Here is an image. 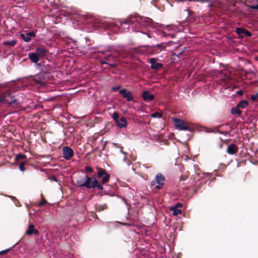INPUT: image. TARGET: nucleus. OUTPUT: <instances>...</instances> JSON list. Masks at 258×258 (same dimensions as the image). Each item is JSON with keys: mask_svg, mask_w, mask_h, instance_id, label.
<instances>
[{"mask_svg": "<svg viewBox=\"0 0 258 258\" xmlns=\"http://www.w3.org/2000/svg\"><path fill=\"white\" fill-rule=\"evenodd\" d=\"M121 25H128L132 30L136 32H140L143 35V38H148L154 41H158L159 38L166 37L167 36L172 35L166 34L157 28L161 25L153 21L149 17L141 16L139 15H135L128 17L126 19L119 21Z\"/></svg>", "mask_w": 258, "mask_h": 258, "instance_id": "f257e3e1", "label": "nucleus"}, {"mask_svg": "<svg viewBox=\"0 0 258 258\" xmlns=\"http://www.w3.org/2000/svg\"><path fill=\"white\" fill-rule=\"evenodd\" d=\"M92 178L89 177L87 174H85L83 178H78L76 182L80 187H86L88 189H91L93 186H90Z\"/></svg>", "mask_w": 258, "mask_h": 258, "instance_id": "f03ea898", "label": "nucleus"}, {"mask_svg": "<svg viewBox=\"0 0 258 258\" xmlns=\"http://www.w3.org/2000/svg\"><path fill=\"white\" fill-rule=\"evenodd\" d=\"M145 47H147V50L151 55H155L161 52L164 49V47L162 43L154 45H146L144 46Z\"/></svg>", "mask_w": 258, "mask_h": 258, "instance_id": "7ed1b4c3", "label": "nucleus"}, {"mask_svg": "<svg viewBox=\"0 0 258 258\" xmlns=\"http://www.w3.org/2000/svg\"><path fill=\"white\" fill-rule=\"evenodd\" d=\"M100 62L102 64H108L112 68H114L116 66L115 57L111 54L100 58Z\"/></svg>", "mask_w": 258, "mask_h": 258, "instance_id": "20e7f679", "label": "nucleus"}, {"mask_svg": "<svg viewBox=\"0 0 258 258\" xmlns=\"http://www.w3.org/2000/svg\"><path fill=\"white\" fill-rule=\"evenodd\" d=\"M48 78V73L41 72L36 76L34 79V81L40 86H45L47 83Z\"/></svg>", "mask_w": 258, "mask_h": 258, "instance_id": "39448f33", "label": "nucleus"}, {"mask_svg": "<svg viewBox=\"0 0 258 258\" xmlns=\"http://www.w3.org/2000/svg\"><path fill=\"white\" fill-rule=\"evenodd\" d=\"M165 180L164 176L161 173H158L155 176V182L157 184L156 188L160 189L164 185V181ZM155 184V181H153L151 182V185H153Z\"/></svg>", "mask_w": 258, "mask_h": 258, "instance_id": "423d86ee", "label": "nucleus"}, {"mask_svg": "<svg viewBox=\"0 0 258 258\" xmlns=\"http://www.w3.org/2000/svg\"><path fill=\"white\" fill-rule=\"evenodd\" d=\"M173 121L175 122V126L176 128L181 131H190L189 126L185 125V122L176 118H173Z\"/></svg>", "mask_w": 258, "mask_h": 258, "instance_id": "0eeeda50", "label": "nucleus"}, {"mask_svg": "<svg viewBox=\"0 0 258 258\" xmlns=\"http://www.w3.org/2000/svg\"><path fill=\"white\" fill-rule=\"evenodd\" d=\"M74 155L73 150L68 146H64L62 148V157L66 160H70Z\"/></svg>", "mask_w": 258, "mask_h": 258, "instance_id": "6e6552de", "label": "nucleus"}, {"mask_svg": "<svg viewBox=\"0 0 258 258\" xmlns=\"http://www.w3.org/2000/svg\"><path fill=\"white\" fill-rule=\"evenodd\" d=\"M119 93L122 95V97L124 98H126L127 101H131L134 99V96L132 93L130 91H127L125 89L120 90Z\"/></svg>", "mask_w": 258, "mask_h": 258, "instance_id": "1a4fd4ad", "label": "nucleus"}, {"mask_svg": "<svg viewBox=\"0 0 258 258\" xmlns=\"http://www.w3.org/2000/svg\"><path fill=\"white\" fill-rule=\"evenodd\" d=\"M235 31L240 37H242L243 35L247 37H250L251 36V33L250 32L242 28H237Z\"/></svg>", "mask_w": 258, "mask_h": 258, "instance_id": "9d476101", "label": "nucleus"}, {"mask_svg": "<svg viewBox=\"0 0 258 258\" xmlns=\"http://www.w3.org/2000/svg\"><path fill=\"white\" fill-rule=\"evenodd\" d=\"M157 58H151L150 59V63H151V68L153 70H159L162 67V64L160 63H157Z\"/></svg>", "mask_w": 258, "mask_h": 258, "instance_id": "9b49d317", "label": "nucleus"}, {"mask_svg": "<svg viewBox=\"0 0 258 258\" xmlns=\"http://www.w3.org/2000/svg\"><path fill=\"white\" fill-rule=\"evenodd\" d=\"M142 97L144 100L147 101L153 100L154 98V96L150 93L149 91H146L143 92Z\"/></svg>", "mask_w": 258, "mask_h": 258, "instance_id": "f8f14e48", "label": "nucleus"}, {"mask_svg": "<svg viewBox=\"0 0 258 258\" xmlns=\"http://www.w3.org/2000/svg\"><path fill=\"white\" fill-rule=\"evenodd\" d=\"M237 150L234 144H231L227 147V152L230 155H234L237 152Z\"/></svg>", "mask_w": 258, "mask_h": 258, "instance_id": "ddd939ff", "label": "nucleus"}, {"mask_svg": "<svg viewBox=\"0 0 258 258\" xmlns=\"http://www.w3.org/2000/svg\"><path fill=\"white\" fill-rule=\"evenodd\" d=\"M48 50L44 48V47H40L36 48L35 49V52L38 54V56L40 57H43L45 56L47 53Z\"/></svg>", "mask_w": 258, "mask_h": 258, "instance_id": "4468645a", "label": "nucleus"}, {"mask_svg": "<svg viewBox=\"0 0 258 258\" xmlns=\"http://www.w3.org/2000/svg\"><path fill=\"white\" fill-rule=\"evenodd\" d=\"M92 181H91L90 186H93L91 187L92 188H95L97 187L99 190H102L103 189V186L98 183V181L97 180L96 178L95 177H93L92 178Z\"/></svg>", "mask_w": 258, "mask_h": 258, "instance_id": "2eb2a0df", "label": "nucleus"}, {"mask_svg": "<svg viewBox=\"0 0 258 258\" xmlns=\"http://www.w3.org/2000/svg\"><path fill=\"white\" fill-rule=\"evenodd\" d=\"M28 57L33 62L36 64L39 60V56L36 52L29 53L28 54Z\"/></svg>", "mask_w": 258, "mask_h": 258, "instance_id": "dca6fc26", "label": "nucleus"}, {"mask_svg": "<svg viewBox=\"0 0 258 258\" xmlns=\"http://www.w3.org/2000/svg\"><path fill=\"white\" fill-rule=\"evenodd\" d=\"M38 233V231L34 229V226L32 224H30L26 231V234L28 235H31L34 234L37 235Z\"/></svg>", "mask_w": 258, "mask_h": 258, "instance_id": "f3484780", "label": "nucleus"}, {"mask_svg": "<svg viewBox=\"0 0 258 258\" xmlns=\"http://www.w3.org/2000/svg\"><path fill=\"white\" fill-rule=\"evenodd\" d=\"M127 122L126 119L124 117H121L119 120L118 121V122H117V126L119 128H122L125 127L126 125Z\"/></svg>", "mask_w": 258, "mask_h": 258, "instance_id": "a211bd4d", "label": "nucleus"}, {"mask_svg": "<svg viewBox=\"0 0 258 258\" xmlns=\"http://www.w3.org/2000/svg\"><path fill=\"white\" fill-rule=\"evenodd\" d=\"M248 7L253 10H258V0H250Z\"/></svg>", "mask_w": 258, "mask_h": 258, "instance_id": "6ab92c4d", "label": "nucleus"}, {"mask_svg": "<svg viewBox=\"0 0 258 258\" xmlns=\"http://www.w3.org/2000/svg\"><path fill=\"white\" fill-rule=\"evenodd\" d=\"M231 113L233 115L237 114L238 116H240L241 113V111L239 109V108L236 107H233L231 109Z\"/></svg>", "mask_w": 258, "mask_h": 258, "instance_id": "aec40b11", "label": "nucleus"}, {"mask_svg": "<svg viewBox=\"0 0 258 258\" xmlns=\"http://www.w3.org/2000/svg\"><path fill=\"white\" fill-rule=\"evenodd\" d=\"M248 102L246 100H242L239 102L236 105L238 108H245L248 105Z\"/></svg>", "mask_w": 258, "mask_h": 258, "instance_id": "412c9836", "label": "nucleus"}, {"mask_svg": "<svg viewBox=\"0 0 258 258\" xmlns=\"http://www.w3.org/2000/svg\"><path fill=\"white\" fill-rule=\"evenodd\" d=\"M20 37L26 42H28L31 41V38L29 37H28L26 33H21L20 34Z\"/></svg>", "mask_w": 258, "mask_h": 258, "instance_id": "4be33fe9", "label": "nucleus"}, {"mask_svg": "<svg viewBox=\"0 0 258 258\" xmlns=\"http://www.w3.org/2000/svg\"><path fill=\"white\" fill-rule=\"evenodd\" d=\"M16 44V40H12L10 41H6L4 42V44L5 45H9L10 46H14Z\"/></svg>", "mask_w": 258, "mask_h": 258, "instance_id": "5701e85b", "label": "nucleus"}, {"mask_svg": "<svg viewBox=\"0 0 258 258\" xmlns=\"http://www.w3.org/2000/svg\"><path fill=\"white\" fill-rule=\"evenodd\" d=\"M170 210L173 211V214L174 216H177L178 214H181V211L176 208V207H172Z\"/></svg>", "mask_w": 258, "mask_h": 258, "instance_id": "b1692460", "label": "nucleus"}, {"mask_svg": "<svg viewBox=\"0 0 258 258\" xmlns=\"http://www.w3.org/2000/svg\"><path fill=\"white\" fill-rule=\"evenodd\" d=\"M96 210L98 212H100L105 209L107 208V206L105 204H103L102 205H96L95 207Z\"/></svg>", "mask_w": 258, "mask_h": 258, "instance_id": "393cba45", "label": "nucleus"}, {"mask_svg": "<svg viewBox=\"0 0 258 258\" xmlns=\"http://www.w3.org/2000/svg\"><path fill=\"white\" fill-rule=\"evenodd\" d=\"M108 173L105 171V170L104 169H100L97 173L98 177H101L102 176H105V175Z\"/></svg>", "mask_w": 258, "mask_h": 258, "instance_id": "a878e982", "label": "nucleus"}, {"mask_svg": "<svg viewBox=\"0 0 258 258\" xmlns=\"http://www.w3.org/2000/svg\"><path fill=\"white\" fill-rule=\"evenodd\" d=\"M112 117L113 118V120H114L115 122L117 124V122H118L119 121V114L116 112H113Z\"/></svg>", "mask_w": 258, "mask_h": 258, "instance_id": "bb28decb", "label": "nucleus"}, {"mask_svg": "<svg viewBox=\"0 0 258 258\" xmlns=\"http://www.w3.org/2000/svg\"><path fill=\"white\" fill-rule=\"evenodd\" d=\"M26 159V156L24 154L20 153L18 154L16 157H15V160L18 161L21 159Z\"/></svg>", "mask_w": 258, "mask_h": 258, "instance_id": "cd10ccee", "label": "nucleus"}, {"mask_svg": "<svg viewBox=\"0 0 258 258\" xmlns=\"http://www.w3.org/2000/svg\"><path fill=\"white\" fill-rule=\"evenodd\" d=\"M110 177V175L109 173H106L105 176H103L102 180L101 181V183L102 184H104L106 183L109 179V178Z\"/></svg>", "mask_w": 258, "mask_h": 258, "instance_id": "c85d7f7f", "label": "nucleus"}, {"mask_svg": "<svg viewBox=\"0 0 258 258\" xmlns=\"http://www.w3.org/2000/svg\"><path fill=\"white\" fill-rule=\"evenodd\" d=\"M11 92L9 90H7L5 91L3 94L1 95L2 97H3L5 98V100H7V98L9 97L11 95Z\"/></svg>", "mask_w": 258, "mask_h": 258, "instance_id": "c756f323", "label": "nucleus"}, {"mask_svg": "<svg viewBox=\"0 0 258 258\" xmlns=\"http://www.w3.org/2000/svg\"><path fill=\"white\" fill-rule=\"evenodd\" d=\"M97 23H99L100 26H101V25H105L106 26H108L109 24L108 23V22L104 19L99 20L97 21Z\"/></svg>", "mask_w": 258, "mask_h": 258, "instance_id": "7c9ffc66", "label": "nucleus"}, {"mask_svg": "<svg viewBox=\"0 0 258 258\" xmlns=\"http://www.w3.org/2000/svg\"><path fill=\"white\" fill-rule=\"evenodd\" d=\"M106 52H112L110 49V46H107L104 50H100L98 51V52L101 54H104Z\"/></svg>", "mask_w": 258, "mask_h": 258, "instance_id": "2f4dec72", "label": "nucleus"}, {"mask_svg": "<svg viewBox=\"0 0 258 258\" xmlns=\"http://www.w3.org/2000/svg\"><path fill=\"white\" fill-rule=\"evenodd\" d=\"M151 117L152 118H161L162 115L160 113L158 112H154L151 114Z\"/></svg>", "mask_w": 258, "mask_h": 258, "instance_id": "473e14b6", "label": "nucleus"}, {"mask_svg": "<svg viewBox=\"0 0 258 258\" xmlns=\"http://www.w3.org/2000/svg\"><path fill=\"white\" fill-rule=\"evenodd\" d=\"M17 102V99L15 98V96H11V100L10 102L8 101L7 103H8L10 105H12Z\"/></svg>", "mask_w": 258, "mask_h": 258, "instance_id": "72a5a7b5", "label": "nucleus"}, {"mask_svg": "<svg viewBox=\"0 0 258 258\" xmlns=\"http://www.w3.org/2000/svg\"><path fill=\"white\" fill-rule=\"evenodd\" d=\"M119 198H120V199H121L122 201L125 204V205L126 206V208H127V210L128 211L130 209V208H131L130 205L127 204V203L125 201V199H124L123 198L121 197H119Z\"/></svg>", "mask_w": 258, "mask_h": 258, "instance_id": "f704fd0d", "label": "nucleus"}, {"mask_svg": "<svg viewBox=\"0 0 258 258\" xmlns=\"http://www.w3.org/2000/svg\"><path fill=\"white\" fill-rule=\"evenodd\" d=\"M26 34L31 39L32 37H35L36 36V34L33 31L27 32Z\"/></svg>", "mask_w": 258, "mask_h": 258, "instance_id": "c9c22d12", "label": "nucleus"}, {"mask_svg": "<svg viewBox=\"0 0 258 258\" xmlns=\"http://www.w3.org/2000/svg\"><path fill=\"white\" fill-rule=\"evenodd\" d=\"M19 169L21 171H24L25 170V162H22L20 164Z\"/></svg>", "mask_w": 258, "mask_h": 258, "instance_id": "e433bc0d", "label": "nucleus"}, {"mask_svg": "<svg viewBox=\"0 0 258 258\" xmlns=\"http://www.w3.org/2000/svg\"><path fill=\"white\" fill-rule=\"evenodd\" d=\"M251 99L254 101L258 100V93H256L255 94L251 95Z\"/></svg>", "mask_w": 258, "mask_h": 258, "instance_id": "4c0bfd02", "label": "nucleus"}, {"mask_svg": "<svg viewBox=\"0 0 258 258\" xmlns=\"http://www.w3.org/2000/svg\"><path fill=\"white\" fill-rule=\"evenodd\" d=\"M120 88V86L117 85L116 86L112 87L111 88V90H112V91L115 92V91H116L118 90H119Z\"/></svg>", "mask_w": 258, "mask_h": 258, "instance_id": "58836bf2", "label": "nucleus"}, {"mask_svg": "<svg viewBox=\"0 0 258 258\" xmlns=\"http://www.w3.org/2000/svg\"><path fill=\"white\" fill-rule=\"evenodd\" d=\"M85 169L86 171L89 172H92L93 171V168L91 166H87L85 167Z\"/></svg>", "mask_w": 258, "mask_h": 258, "instance_id": "ea45409f", "label": "nucleus"}, {"mask_svg": "<svg viewBox=\"0 0 258 258\" xmlns=\"http://www.w3.org/2000/svg\"><path fill=\"white\" fill-rule=\"evenodd\" d=\"M184 12H186L187 13V17H188L189 16L190 13L191 12V11L188 8L184 10Z\"/></svg>", "mask_w": 258, "mask_h": 258, "instance_id": "a19ab883", "label": "nucleus"}, {"mask_svg": "<svg viewBox=\"0 0 258 258\" xmlns=\"http://www.w3.org/2000/svg\"><path fill=\"white\" fill-rule=\"evenodd\" d=\"M217 132L219 134H221V135H224L225 136H226L227 134H228V132H222L221 131H218Z\"/></svg>", "mask_w": 258, "mask_h": 258, "instance_id": "79ce46f5", "label": "nucleus"}, {"mask_svg": "<svg viewBox=\"0 0 258 258\" xmlns=\"http://www.w3.org/2000/svg\"><path fill=\"white\" fill-rule=\"evenodd\" d=\"M10 250V248H8V249H5V250H2V251H0V254H4V253H6L8 251H9Z\"/></svg>", "mask_w": 258, "mask_h": 258, "instance_id": "37998d69", "label": "nucleus"}, {"mask_svg": "<svg viewBox=\"0 0 258 258\" xmlns=\"http://www.w3.org/2000/svg\"><path fill=\"white\" fill-rule=\"evenodd\" d=\"M46 203H47V202L46 200H43V201L40 203L39 205H40V206H43L44 204H45Z\"/></svg>", "mask_w": 258, "mask_h": 258, "instance_id": "c03bdc74", "label": "nucleus"}, {"mask_svg": "<svg viewBox=\"0 0 258 258\" xmlns=\"http://www.w3.org/2000/svg\"><path fill=\"white\" fill-rule=\"evenodd\" d=\"M50 181H55V182L57 181V179L56 177H55V176H52L51 178H50Z\"/></svg>", "mask_w": 258, "mask_h": 258, "instance_id": "a18cd8bd", "label": "nucleus"}, {"mask_svg": "<svg viewBox=\"0 0 258 258\" xmlns=\"http://www.w3.org/2000/svg\"><path fill=\"white\" fill-rule=\"evenodd\" d=\"M236 94L238 95H241L243 94V91L241 90H238L236 92Z\"/></svg>", "mask_w": 258, "mask_h": 258, "instance_id": "49530a36", "label": "nucleus"}, {"mask_svg": "<svg viewBox=\"0 0 258 258\" xmlns=\"http://www.w3.org/2000/svg\"><path fill=\"white\" fill-rule=\"evenodd\" d=\"M205 132L206 133H211V132H213V131H212L211 129L210 128H205Z\"/></svg>", "mask_w": 258, "mask_h": 258, "instance_id": "de8ad7c7", "label": "nucleus"}, {"mask_svg": "<svg viewBox=\"0 0 258 258\" xmlns=\"http://www.w3.org/2000/svg\"><path fill=\"white\" fill-rule=\"evenodd\" d=\"M182 206V204L181 203H178L175 207L177 209L178 207H181Z\"/></svg>", "mask_w": 258, "mask_h": 258, "instance_id": "09e8293b", "label": "nucleus"}, {"mask_svg": "<svg viewBox=\"0 0 258 258\" xmlns=\"http://www.w3.org/2000/svg\"><path fill=\"white\" fill-rule=\"evenodd\" d=\"M199 2H201L202 3L209 2V0H199Z\"/></svg>", "mask_w": 258, "mask_h": 258, "instance_id": "8fccbe9b", "label": "nucleus"}, {"mask_svg": "<svg viewBox=\"0 0 258 258\" xmlns=\"http://www.w3.org/2000/svg\"><path fill=\"white\" fill-rule=\"evenodd\" d=\"M9 197H10L12 200H15L16 199L15 197H14L13 196H9Z\"/></svg>", "mask_w": 258, "mask_h": 258, "instance_id": "3c124183", "label": "nucleus"}, {"mask_svg": "<svg viewBox=\"0 0 258 258\" xmlns=\"http://www.w3.org/2000/svg\"><path fill=\"white\" fill-rule=\"evenodd\" d=\"M112 144H113V146H115V147H118V146H117V144L113 143H112Z\"/></svg>", "mask_w": 258, "mask_h": 258, "instance_id": "603ef678", "label": "nucleus"}, {"mask_svg": "<svg viewBox=\"0 0 258 258\" xmlns=\"http://www.w3.org/2000/svg\"><path fill=\"white\" fill-rule=\"evenodd\" d=\"M120 152L123 154H125V153L124 152H123L122 150H120Z\"/></svg>", "mask_w": 258, "mask_h": 258, "instance_id": "864d4df0", "label": "nucleus"}, {"mask_svg": "<svg viewBox=\"0 0 258 258\" xmlns=\"http://www.w3.org/2000/svg\"><path fill=\"white\" fill-rule=\"evenodd\" d=\"M188 157L187 156L185 158V160H188Z\"/></svg>", "mask_w": 258, "mask_h": 258, "instance_id": "5fc2aeb1", "label": "nucleus"}, {"mask_svg": "<svg viewBox=\"0 0 258 258\" xmlns=\"http://www.w3.org/2000/svg\"><path fill=\"white\" fill-rule=\"evenodd\" d=\"M190 1H192V2L198 1V2H199V0H190Z\"/></svg>", "mask_w": 258, "mask_h": 258, "instance_id": "6e6d98bb", "label": "nucleus"}, {"mask_svg": "<svg viewBox=\"0 0 258 258\" xmlns=\"http://www.w3.org/2000/svg\"><path fill=\"white\" fill-rule=\"evenodd\" d=\"M15 205H16V206H17V207H18V206H18L17 204H16Z\"/></svg>", "mask_w": 258, "mask_h": 258, "instance_id": "4d7b16f0", "label": "nucleus"}, {"mask_svg": "<svg viewBox=\"0 0 258 258\" xmlns=\"http://www.w3.org/2000/svg\"><path fill=\"white\" fill-rule=\"evenodd\" d=\"M121 224L124 225L125 223H121Z\"/></svg>", "mask_w": 258, "mask_h": 258, "instance_id": "13d9d810", "label": "nucleus"}]
</instances>
